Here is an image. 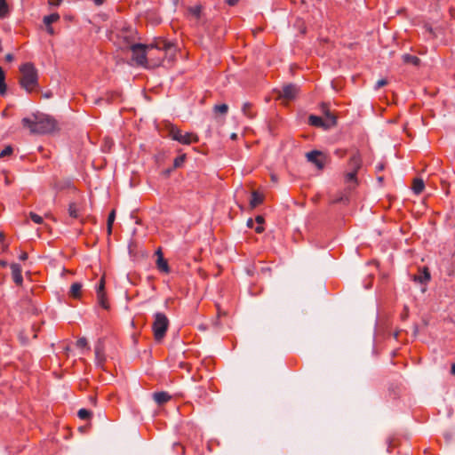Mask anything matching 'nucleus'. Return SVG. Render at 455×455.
Wrapping results in <instances>:
<instances>
[{
  "label": "nucleus",
  "mask_w": 455,
  "mask_h": 455,
  "mask_svg": "<svg viewBox=\"0 0 455 455\" xmlns=\"http://www.w3.org/2000/svg\"><path fill=\"white\" fill-rule=\"evenodd\" d=\"M176 53L173 44L159 40L156 44H147L148 68H155L162 65L165 59L172 60Z\"/></svg>",
  "instance_id": "f257e3e1"
},
{
  "label": "nucleus",
  "mask_w": 455,
  "mask_h": 455,
  "mask_svg": "<svg viewBox=\"0 0 455 455\" xmlns=\"http://www.w3.org/2000/svg\"><path fill=\"white\" fill-rule=\"evenodd\" d=\"M21 122L23 126L34 134L52 132L56 129L57 125L53 118L43 114H36L32 117H25Z\"/></svg>",
  "instance_id": "f03ea898"
},
{
  "label": "nucleus",
  "mask_w": 455,
  "mask_h": 455,
  "mask_svg": "<svg viewBox=\"0 0 455 455\" xmlns=\"http://www.w3.org/2000/svg\"><path fill=\"white\" fill-rule=\"evenodd\" d=\"M21 77L20 79V86L28 92H33L38 85L37 70L34 64L27 62L20 67Z\"/></svg>",
  "instance_id": "7ed1b4c3"
},
{
  "label": "nucleus",
  "mask_w": 455,
  "mask_h": 455,
  "mask_svg": "<svg viewBox=\"0 0 455 455\" xmlns=\"http://www.w3.org/2000/svg\"><path fill=\"white\" fill-rule=\"evenodd\" d=\"M169 320L164 313H156L155 320L152 324L154 338L156 341H161L168 330Z\"/></svg>",
  "instance_id": "20e7f679"
},
{
  "label": "nucleus",
  "mask_w": 455,
  "mask_h": 455,
  "mask_svg": "<svg viewBox=\"0 0 455 455\" xmlns=\"http://www.w3.org/2000/svg\"><path fill=\"white\" fill-rule=\"evenodd\" d=\"M128 46L132 52V60L140 66L148 68L147 44H130Z\"/></svg>",
  "instance_id": "39448f33"
},
{
  "label": "nucleus",
  "mask_w": 455,
  "mask_h": 455,
  "mask_svg": "<svg viewBox=\"0 0 455 455\" xmlns=\"http://www.w3.org/2000/svg\"><path fill=\"white\" fill-rule=\"evenodd\" d=\"M170 136L173 140H177L181 144L189 145L198 141V136L192 132L183 133L180 129L172 127L170 131Z\"/></svg>",
  "instance_id": "423d86ee"
},
{
  "label": "nucleus",
  "mask_w": 455,
  "mask_h": 455,
  "mask_svg": "<svg viewBox=\"0 0 455 455\" xmlns=\"http://www.w3.org/2000/svg\"><path fill=\"white\" fill-rule=\"evenodd\" d=\"M322 108H323L324 113L326 114V117L328 118L330 124H325V123L323 122L322 117L317 116H313V115H311L308 117L309 124L315 127H324V128H327L330 125H335L336 124V117L333 115L329 113V110H328L326 105H323Z\"/></svg>",
  "instance_id": "0eeeda50"
},
{
  "label": "nucleus",
  "mask_w": 455,
  "mask_h": 455,
  "mask_svg": "<svg viewBox=\"0 0 455 455\" xmlns=\"http://www.w3.org/2000/svg\"><path fill=\"white\" fill-rule=\"evenodd\" d=\"M308 162L314 164L319 170L323 169L326 163V156L319 150H312L306 154Z\"/></svg>",
  "instance_id": "6e6552de"
},
{
  "label": "nucleus",
  "mask_w": 455,
  "mask_h": 455,
  "mask_svg": "<svg viewBox=\"0 0 455 455\" xmlns=\"http://www.w3.org/2000/svg\"><path fill=\"white\" fill-rule=\"evenodd\" d=\"M299 93V88L294 84H287L284 85L280 92V97L284 98L286 100H293L296 98Z\"/></svg>",
  "instance_id": "1a4fd4ad"
},
{
  "label": "nucleus",
  "mask_w": 455,
  "mask_h": 455,
  "mask_svg": "<svg viewBox=\"0 0 455 455\" xmlns=\"http://www.w3.org/2000/svg\"><path fill=\"white\" fill-rule=\"evenodd\" d=\"M12 276L13 282L18 285L21 286L23 283V277L21 275V267L17 263L11 264Z\"/></svg>",
  "instance_id": "9d476101"
},
{
  "label": "nucleus",
  "mask_w": 455,
  "mask_h": 455,
  "mask_svg": "<svg viewBox=\"0 0 455 455\" xmlns=\"http://www.w3.org/2000/svg\"><path fill=\"white\" fill-rule=\"evenodd\" d=\"M361 166H362V158H361L360 154L358 152H356L350 157V159L348 161V167L350 168L351 171H355V172H358Z\"/></svg>",
  "instance_id": "9b49d317"
},
{
  "label": "nucleus",
  "mask_w": 455,
  "mask_h": 455,
  "mask_svg": "<svg viewBox=\"0 0 455 455\" xmlns=\"http://www.w3.org/2000/svg\"><path fill=\"white\" fill-rule=\"evenodd\" d=\"M95 356L96 364L100 367L103 366L106 357L104 354V347L100 342H99L95 347Z\"/></svg>",
  "instance_id": "f8f14e48"
},
{
  "label": "nucleus",
  "mask_w": 455,
  "mask_h": 455,
  "mask_svg": "<svg viewBox=\"0 0 455 455\" xmlns=\"http://www.w3.org/2000/svg\"><path fill=\"white\" fill-rule=\"evenodd\" d=\"M158 258L156 260L157 268L165 274L170 273V267L166 259H164L163 254L160 251H157Z\"/></svg>",
  "instance_id": "ddd939ff"
},
{
  "label": "nucleus",
  "mask_w": 455,
  "mask_h": 455,
  "mask_svg": "<svg viewBox=\"0 0 455 455\" xmlns=\"http://www.w3.org/2000/svg\"><path fill=\"white\" fill-rule=\"evenodd\" d=\"M264 201V195L259 193L258 191H253L251 193V198L250 200V207L251 209L256 208L259 204H261Z\"/></svg>",
  "instance_id": "4468645a"
},
{
  "label": "nucleus",
  "mask_w": 455,
  "mask_h": 455,
  "mask_svg": "<svg viewBox=\"0 0 455 455\" xmlns=\"http://www.w3.org/2000/svg\"><path fill=\"white\" fill-rule=\"evenodd\" d=\"M172 396L164 391L156 392L154 394V399L158 404H163L170 401Z\"/></svg>",
  "instance_id": "2eb2a0df"
},
{
  "label": "nucleus",
  "mask_w": 455,
  "mask_h": 455,
  "mask_svg": "<svg viewBox=\"0 0 455 455\" xmlns=\"http://www.w3.org/2000/svg\"><path fill=\"white\" fill-rule=\"evenodd\" d=\"M413 280L420 283H426L430 280V274L427 267L424 268L423 273L419 275H414Z\"/></svg>",
  "instance_id": "dca6fc26"
},
{
  "label": "nucleus",
  "mask_w": 455,
  "mask_h": 455,
  "mask_svg": "<svg viewBox=\"0 0 455 455\" xmlns=\"http://www.w3.org/2000/svg\"><path fill=\"white\" fill-rule=\"evenodd\" d=\"M82 292V284L80 283H74L70 287V295L73 298H80Z\"/></svg>",
  "instance_id": "f3484780"
},
{
  "label": "nucleus",
  "mask_w": 455,
  "mask_h": 455,
  "mask_svg": "<svg viewBox=\"0 0 455 455\" xmlns=\"http://www.w3.org/2000/svg\"><path fill=\"white\" fill-rule=\"evenodd\" d=\"M425 188L424 182L420 179H415L412 184V190L415 194H420Z\"/></svg>",
  "instance_id": "a211bd4d"
},
{
  "label": "nucleus",
  "mask_w": 455,
  "mask_h": 455,
  "mask_svg": "<svg viewBox=\"0 0 455 455\" xmlns=\"http://www.w3.org/2000/svg\"><path fill=\"white\" fill-rule=\"evenodd\" d=\"M403 60L404 63H410L414 66H419L420 63V60L417 56L410 55V54L403 55Z\"/></svg>",
  "instance_id": "6ab92c4d"
},
{
  "label": "nucleus",
  "mask_w": 455,
  "mask_h": 455,
  "mask_svg": "<svg viewBox=\"0 0 455 455\" xmlns=\"http://www.w3.org/2000/svg\"><path fill=\"white\" fill-rule=\"evenodd\" d=\"M10 10L6 0H0V19H4L9 15Z\"/></svg>",
  "instance_id": "aec40b11"
},
{
  "label": "nucleus",
  "mask_w": 455,
  "mask_h": 455,
  "mask_svg": "<svg viewBox=\"0 0 455 455\" xmlns=\"http://www.w3.org/2000/svg\"><path fill=\"white\" fill-rule=\"evenodd\" d=\"M79 207L76 203H71L68 205V214L73 219H77L79 217Z\"/></svg>",
  "instance_id": "412c9836"
},
{
  "label": "nucleus",
  "mask_w": 455,
  "mask_h": 455,
  "mask_svg": "<svg viewBox=\"0 0 455 455\" xmlns=\"http://www.w3.org/2000/svg\"><path fill=\"white\" fill-rule=\"evenodd\" d=\"M5 75L0 67V95H4L7 90L6 84L4 82Z\"/></svg>",
  "instance_id": "4be33fe9"
},
{
  "label": "nucleus",
  "mask_w": 455,
  "mask_h": 455,
  "mask_svg": "<svg viewBox=\"0 0 455 455\" xmlns=\"http://www.w3.org/2000/svg\"><path fill=\"white\" fill-rule=\"evenodd\" d=\"M115 219H116V211L112 210L110 212V213L108 214V221H107V228H108V235H110L112 232V227H113Z\"/></svg>",
  "instance_id": "5701e85b"
},
{
  "label": "nucleus",
  "mask_w": 455,
  "mask_h": 455,
  "mask_svg": "<svg viewBox=\"0 0 455 455\" xmlns=\"http://www.w3.org/2000/svg\"><path fill=\"white\" fill-rule=\"evenodd\" d=\"M255 221L258 224V226L255 228V231L258 234H261L265 230L264 227H263V224L265 222L264 217L261 215H258L255 218Z\"/></svg>",
  "instance_id": "b1692460"
},
{
  "label": "nucleus",
  "mask_w": 455,
  "mask_h": 455,
  "mask_svg": "<svg viewBox=\"0 0 455 455\" xmlns=\"http://www.w3.org/2000/svg\"><path fill=\"white\" fill-rule=\"evenodd\" d=\"M60 20V15L58 13H52L50 15L44 16V23L46 26L51 25L53 22H56Z\"/></svg>",
  "instance_id": "393cba45"
},
{
  "label": "nucleus",
  "mask_w": 455,
  "mask_h": 455,
  "mask_svg": "<svg viewBox=\"0 0 455 455\" xmlns=\"http://www.w3.org/2000/svg\"><path fill=\"white\" fill-rule=\"evenodd\" d=\"M242 111L247 117L251 118L254 116V113L252 112V105L249 102H245L243 105Z\"/></svg>",
  "instance_id": "a878e982"
},
{
  "label": "nucleus",
  "mask_w": 455,
  "mask_h": 455,
  "mask_svg": "<svg viewBox=\"0 0 455 455\" xmlns=\"http://www.w3.org/2000/svg\"><path fill=\"white\" fill-rule=\"evenodd\" d=\"M97 299H98V302L100 307H102L105 309H108L109 307V304H108V299L106 296V292L97 294Z\"/></svg>",
  "instance_id": "bb28decb"
},
{
  "label": "nucleus",
  "mask_w": 455,
  "mask_h": 455,
  "mask_svg": "<svg viewBox=\"0 0 455 455\" xmlns=\"http://www.w3.org/2000/svg\"><path fill=\"white\" fill-rule=\"evenodd\" d=\"M228 111V106L225 103L223 104H220V105H215L213 107V112L215 114H221V115H226Z\"/></svg>",
  "instance_id": "cd10ccee"
},
{
  "label": "nucleus",
  "mask_w": 455,
  "mask_h": 455,
  "mask_svg": "<svg viewBox=\"0 0 455 455\" xmlns=\"http://www.w3.org/2000/svg\"><path fill=\"white\" fill-rule=\"evenodd\" d=\"M357 172L355 171H350L345 174V181L347 183L353 182L355 185L357 184Z\"/></svg>",
  "instance_id": "c85d7f7f"
},
{
  "label": "nucleus",
  "mask_w": 455,
  "mask_h": 455,
  "mask_svg": "<svg viewBox=\"0 0 455 455\" xmlns=\"http://www.w3.org/2000/svg\"><path fill=\"white\" fill-rule=\"evenodd\" d=\"M78 417L81 419H88L91 418L92 416V413L90 411L86 410V409H80L78 411V413H77Z\"/></svg>",
  "instance_id": "c756f323"
},
{
  "label": "nucleus",
  "mask_w": 455,
  "mask_h": 455,
  "mask_svg": "<svg viewBox=\"0 0 455 455\" xmlns=\"http://www.w3.org/2000/svg\"><path fill=\"white\" fill-rule=\"evenodd\" d=\"M29 217H30L31 220L33 222H35L36 224H42L44 221L43 218L35 212H30Z\"/></svg>",
  "instance_id": "7c9ffc66"
},
{
  "label": "nucleus",
  "mask_w": 455,
  "mask_h": 455,
  "mask_svg": "<svg viewBox=\"0 0 455 455\" xmlns=\"http://www.w3.org/2000/svg\"><path fill=\"white\" fill-rule=\"evenodd\" d=\"M105 293V277L101 276L100 283L97 286V294Z\"/></svg>",
  "instance_id": "2f4dec72"
},
{
  "label": "nucleus",
  "mask_w": 455,
  "mask_h": 455,
  "mask_svg": "<svg viewBox=\"0 0 455 455\" xmlns=\"http://www.w3.org/2000/svg\"><path fill=\"white\" fill-rule=\"evenodd\" d=\"M12 153V148L6 146L4 149H0V157L10 156Z\"/></svg>",
  "instance_id": "473e14b6"
},
{
  "label": "nucleus",
  "mask_w": 455,
  "mask_h": 455,
  "mask_svg": "<svg viewBox=\"0 0 455 455\" xmlns=\"http://www.w3.org/2000/svg\"><path fill=\"white\" fill-rule=\"evenodd\" d=\"M189 12L196 17V18H199L200 17V14H201V6L200 5H196L194 7H191L189 8Z\"/></svg>",
  "instance_id": "72a5a7b5"
},
{
  "label": "nucleus",
  "mask_w": 455,
  "mask_h": 455,
  "mask_svg": "<svg viewBox=\"0 0 455 455\" xmlns=\"http://www.w3.org/2000/svg\"><path fill=\"white\" fill-rule=\"evenodd\" d=\"M76 346L79 347V348H84V347H87L88 346V342H87V339L85 338H80L77 339L76 341Z\"/></svg>",
  "instance_id": "f704fd0d"
},
{
  "label": "nucleus",
  "mask_w": 455,
  "mask_h": 455,
  "mask_svg": "<svg viewBox=\"0 0 455 455\" xmlns=\"http://www.w3.org/2000/svg\"><path fill=\"white\" fill-rule=\"evenodd\" d=\"M184 160H185V155L180 156L176 157L174 159V163H173L174 167L177 168V167L181 166V164H183Z\"/></svg>",
  "instance_id": "c9c22d12"
},
{
  "label": "nucleus",
  "mask_w": 455,
  "mask_h": 455,
  "mask_svg": "<svg viewBox=\"0 0 455 455\" xmlns=\"http://www.w3.org/2000/svg\"><path fill=\"white\" fill-rule=\"evenodd\" d=\"M387 84L386 79H380L376 83L375 89L378 90Z\"/></svg>",
  "instance_id": "e433bc0d"
},
{
  "label": "nucleus",
  "mask_w": 455,
  "mask_h": 455,
  "mask_svg": "<svg viewBox=\"0 0 455 455\" xmlns=\"http://www.w3.org/2000/svg\"><path fill=\"white\" fill-rule=\"evenodd\" d=\"M334 154L339 158H343L346 156L347 151L345 149H336Z\"/></svg>",
  "instance_id": "4c0bfd02"
},
{
  "label": "nucleus",
  "mask_w": 455,
  "mask_h": 455,
  "mask_svg": "<svg viewBox=\"0 0 455 455\" xmlns=\"http://www.w3.org/2000/svg\"><path fill=\"white\" fill-rule=\"evenodd\" d=\"M62 0H48L50 5H60Z\"/></svg>",
  "instance_id": "58836bf2"
},
{
  "label": "nucleus",
  "mask_w": 455,
  "mask_h": 455,
  "mask_svg": "<svg viewBox=\"0 0 455 455\" xmlns=\"http://www.w3.org/2000/svg\"><path fill=\"white\" fill-rule=\"evenodd\" d=\"M385 169V164L383 163H379V164H377L376 166V170L378 172H381Z\"/></svg>",
  "instance_id": "ea45409f"
},
{
  "label": "nucleus",
  "mask_w": 455,
  "mask_h": 455,
  "mask_svg": "<svg viewBox=\"0 0 455 455\" xmlns=\"http://www.w3.org/2000/svg\"><path fill=\"white\" fill-rule=\"evenodd\" d=\"M19 259L23 261L26 260L28 259V253L25 251L21 252Z\"/></svg>",
  "instance_id": "a19ab883"
},
{
  "label": "nucleus",
  "mask_w": 455,
  "mask_h": 455,
  "mask_svg": "<svg viewBox=\"0 0 455 455\" xmlns=\"http://www.w3.org/2000/svg\"><path fill=\"white\" fill-rule=\"evenodd\" d=\"M5 60L9 62L12 61L13 60V55L11 54V53H8L5 55Z\"/></svg>",
  "instance_id": "79ce46f5"
},
{
  "label": "nucleus",
  "mask_w": 455,
  "mask_h": 455,
  "mask_svg": "<svg viewBox=\"0 0 455 455\" xmlns=\"http://www.w3.org/2000/svg\"><path fill=\"white\" fill-rule=\"evenodd\" d=\"M239 0H226L227 4L229 5H235L238 3Z\"/></svg>",
  "instance_id": "37998d69"
},
{
  "label": "nucleus",
  "mask_w": 455,
  "mask_h": 455,
  "mask_svg": "<svg viewBox=\"0 0 455 455\" xmlns=\"http://www.w3.org/2000/svg\"><path fill=\"white\" fill-rule=\"evenodd\" d=\"M47 27V32L51 35L54 33L53 28L51 27V25L46 26Z\"/></svg>",
  "instance_id": "c03bdc74"
},
{
  "label": "nucleus",
  "mask_w": 455,
  "mask_h": 455,
  "mask_svg": "<svg viewBox=\"0 0 455 455\" xmlns=\"http://www.w3.org/2000/svg\"><path fill=\"white\" fill-rule=\"evenodd\" d=\"M105 0H93L96 5H101Z\"/></svg>",
  "instance_id": "a18cd8bd"
},
{
  "label": "nucleus",
  "mask_w": 455,
  "mask_h": 455,
  "mask_svg": "<svg viewBox=\"0 0 455 455\" xmlns=\"http://www.w3.org/2000/svg\"><path fill=\"white\" fill-rule=\"evenodd\" d=\"M247 226H248L249 228H252V226H253V220H252L251 219H249V220H247Z\"/></svg>",
  "instance_id": "49530a36"
},
{
  "label": "nucleus",
  "mask_w": 455,
  "mask_h": 455,
  "mask_svg": "<svg viewBox=\"0 0 455 455\" xmlns=\"http://www.w3.org/2000/svg\"><path fill=\"white\" fill-rule=\"evenodd\" d=\"M451 373L455 376V363L451 365Z\"/></svg>",
  "instance_id": "de8ad7c7"
},
{
  "label": "nucleus",
  "mask_w": 455,
  "mask_h": 455,
  "mask_svg": "<svg viewBox=\"0 0 455 455\" xmlns=\"http://www.w3.org/2000/svg\"><path fill=\"white\" fill-rule=\"evenodd\" d=\"M0 266L4 267L7 266V262L4 261V260H0Z\"/></svg>",
  "instance_id": "09e8293b"
},
{
  "label": "nucleus",
  "mask_w": 455,
  "mask_h": 455,
  "mask_svg": "<svg viewBox=\"0 0 455 455\" xmlns=\"http://www.w3.org/2000/svg\"><path fill=\"white\" fill-rule=\"evenodd\" d=\"M4 240V234L2 232H0V241H3Z\"/></svg>",
  "instance_id": "8fccbe9b"
},
{
  "label": "nucleus",
  "mask_w": 455,
  "mask_h": 455,
  "mask_svg": "<svg viewBox=\"0 0 455 455\" xmlns=\"http://www.w3.org/2000/svg\"><path fill=\"white\" fill-rule=\"evenodd\" d=\"M235 138H236V134H235V133H233V134L231 135V139L235 140Z\"/></svg>",
  "instance_id": "3c124183"
},
{
  "label": "nucleus",
  "mask_w": 455,
  "mask_h": 455,
  "mask_svg": "<svg viewBox=\"0 0 455 455\" xmlns=\"http://www.w3.org/2000/svg\"><path fill=\"white\" fill-rule=\"evenodd\" d=\"M378 180H379V182H382L383 181V177H379Z\"/></svg>",
  "instance_id": "603ef678"
}]
</instances>
